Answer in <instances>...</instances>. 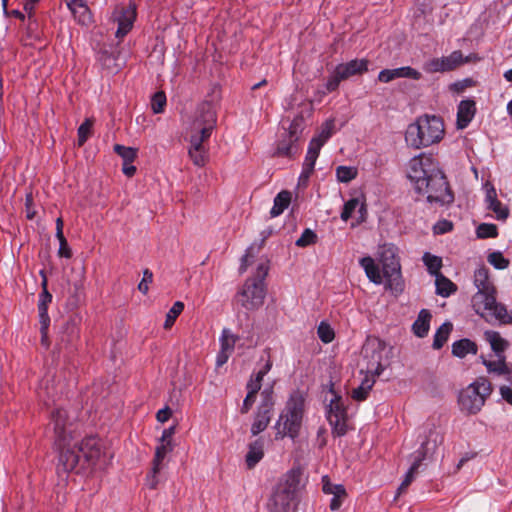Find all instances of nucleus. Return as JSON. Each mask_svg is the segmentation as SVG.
<instances>
[{
  "instance_id": "f257e3e1",
  "label": "nucleus",
  "mask_w": 512,
  "mask_h": 512,
  "mask_svg": "<svg viewBox=\"0 0 512 512\" xmlns=\"http://www.w3.org/2000/svg\"><path fill=\"white\" fill-rule=\"evenodd\" d=\"M102 447L100 440L96 436L84 438L80 443L73 446L66 445L59 450L57 470L69 473L78 466L84 469L89 465H94L101 456Z\"/></svg>"
},
{
  "instance_id": "f03ea898",
  "label": "nucleus",
  "mask_w": 512,
  "mask_h": 512,
  "mask_svg": "<svg viewBox=\"0 0 512 512\" xmlns=\"http://www.w3.org/2000/svg\"><path fill=\"white\" fill-rule=\"evenodd\" d=\"M444 133V122L440 116L424 114L408 125L405 141L409 147L421 149L439 143Z\"/></svg>"
},
{
  "instance_id": "7ed1b4c3",
  "label": "nucleus",
  "mask_w": 512,
  "mask_h": 512,
  "mask_svg": "<svg viewBox=\"0 0 512 512\" xmlns=\"http://www.w3.org/2000/svg\"><path fill=\"white\" fill-rule=\"evenodd\" d=\"M305 411V398L299 392H293L288 398L284 409L275 423V440L289 437L295 440L299 437Z\"/></svg>"
},
{
  "instance_id": "20e7f679",
  "label": "nucleus",
  "mask_w": 512,
  "mask_h": 512,
  "mask_svg": "<svg viewBox=\"0 0 512 512\" xmlns=\"http://www.w3.org/2000/svg\"><path fill=\"white\" fill-rule=\"evenodd\" d=\"M418 194H427L429 203L449 206L454 202V193L444 172L435 167L415 188Z\"/></svg>"
},
{
  "instance_id": "39448f33",
  "label": "nucleus",
  "mask_w": 512,
  "mask_h": 512,
  "mask_svg": "<svg viewBox=\"0 0 512 512\" xmlns=\"http://www.w3.org/2000/svg\"><path fill=\"white\" fill-rule=\"evenodd\" d=\"M300 476L298 470L292 469L279 480L267 502L269 512H287L289 510L291 503L296 498Z\"/></svg>"
},
{
  "instance_id": "423d86ee",
  "label": "nucleus",
  "mask_w": 512,
  "mask_h": 512,
  "mask_svg": "<svg viewBox=\"0 0 512 512\" xmlns=\"http://www.w3.org/2000/svg\"><path fill=\"white\" fill-rule=\"evenodd\" d=\"M379 262L386 279V287L396 294L404 291L405 283L401 274L400 259L393 244H384L379 248Z\"/></svg>"
},
{
  "instance_id": "0eeeda50",
  "label": "nucleus",
  "mask_w": 512,
  "mask_h": 512,
  "mask_svg": "<svg viewBox=\"0 0 512 512\" xmlns=\"http://www.w3.org/2000/svg\"><path fill=\"white\" fill-rule=\"evenodd\" d=\"M491 393L490 381L485 377H480L459 393L458 404L461 411L469 415L477 414Z\"/></svg>"
},
{
  "instance_id": "6e6552de",
  "label": "nucleus",
  "mask_w": 512,
  "mask_h": 512,
  "mask_svg": "<svg viewBox=\"0 0 512 512\" xmlns=\"http://www.w3.org/2000/svg\"><path fill=\"white\" fill-rule=\"evenodd\" d=\"M305 127L302 114H297L276 143L274 156L294 159L301 150L300 138Z\"/></svg>"
},
{
  "instance_id": "1a4fd4ad",
  "label": "nucleus",
  "mask_w": 512,
  "mask_h": 512,
  "mask_svg": "<svg viewBox=\"0 0 512 512\" xmlns=\"http://www.w3.org/2000/svg\"><path fill=\"white\" fill-rule=\"evenodd\" d=\"M266 296L265 284L259 279H246L241 289L234 295L232 303L238 308L247 311L258 310L264 303Z\"/></svg>"
},
{
  "instance_id": "9d476101",
  "label": "nucleus",
  "mask_w": 512,
  "mask_h": 512,
  "mask_svg": "<svg viewBox=\"0 0 512 512\" xmlns=\"http://www.w3.org/2000/svg\"><path fill=\"white\" fill-rule=\"evenodd\" d=\"M329 392L334 395L330 404L326 409V417L331 426V433L333 437H343L348 432V413L347 408L335 389L334 384L331 382Z\"/></svg>"
},
{
  "instance_id": "9b49d317",
  "label": "nucleus",
  "mask_w": 512,
  "mask_h": 512,
  "mask_svg": "<svg viewBox=\"0 0 512 512\" xmlns=\"http://www.w3.org/2000/svg\"><path fill=\"white\" fill-rule=\"evenodd\" d=\"M370 61L366 58L353 59L346 63L338 64L334 72L328 77L325 84L328 92H334L338 89L341 81L347 80L352 76H361L368 72Z\"/></svg>"
},
{
  "instance_id": "f8f14e48",
  "label": "nucleus",
  "mask_w": 512,
  "mask_h": 512,
  "mask_svg": "<svg viewBox=\"0 0 512 512\" xmlns=\"http://www.w3.org/2000/svg\"><path fill=\"white\" fill-rule=\"evenodd\" d=\"M260 395L261 402L256 409L251 425V434L253 436H257L268 427L274 412L275 398L273 386L265 387Z\"/></svg>"
},
{
  "instance_id": "ddd939ff",
  "label": "nucleus",
  "mask_w": 512,
  "mask_h": 512,
  "mask_svg": "<svg viewBox=\"0 0 512 512\" xmlns=\"http://www.w3.org/2000/svg\"><path fill=\"white\" fill-rule=\"evenodd\" d=\"M386 349V343L376 336H368L362 346V354L367 359L366 370L372 376H380L385 370L382 363V355Z\"/></svg>"
},
{
  "instance_id": "4468645a",
  "label": "nucleus",
  "mask_w": 512,
  "mask_h": 512,
  "mask_svg": "<svg viewBox=\"0 0 512 512\" xmlns=\"http://www.w3.org/2000/svg\"><path fill=\"white\" fill-rule=\"evenodd\" d=\"M137 17V6L130 1L128 5H118L114 9L113 18L118 27L115 33L116 38L123 39L133 28Z\"/></svg>"
},
{
  "instance_id": "2eb2a0df",
  "label": "nucleus",
  "mask_w": 512,
  "mask_h": 512,
  "mask_svg": "<svg viewBox=\"0 0 512 512\" xmlns=\"http://www.w3.org/2000/svg\"><path fill=\"white\" fill-rule=\"evenodd\" d=\"M219 100L220 89L217 86H214L212 89V98L205 99L197 106L196 117L193 123L194 127H200V125H216V103Z\"/></svg>"
},
{
  "instance_id": "dca6fc26",
  "label": "nucleus",
  "mask_w": 512,
  "mask_h": 512,
  "mask_svg": "<svg viewBox=\"0 0 512 512\" xmlns=\"http://www.w3.org/2000/svg\"><path fill=\"white\" fill-rule=\"evenodd\" d=\"M435 167L433 158L425 154L415 156L409 161L407 177L413 183L414 189Z\"/></svg>"
},
{
  "instance_id": "f3484780",
  "label": "nucleus",
  "mask_w": 512,
  "mask_h": 512,
  "mask_svg": "<svg viewBox=\"0 0 512 512\" xmlns=\"http://www.w3.org/2000/svg\"><path fill=\"white\" fill-rule=\"evenodd\" d=\"M51 420L54 424L55 444L61 450L62 447L69 445V441H71L70 432L67 430L68 413L63 408H56L51 412Z\"/></svg>"
},
{
  "instance_id": "a211bd4d",
  "label": "nucleus",
  "mask_w": 512,
  "mask_h": 512,
  "mask_svg": "<svg viewBox=\"0 0 512 512\" xmlns=\"http://www.w3.org/2000/svg\"><path fill=\"white\" fill-rule=\"evenodd\" d=\"M463 64V54L460 50L453 51L449 56L433 58L424 64L428 73L453 71Z\"/></svg>"
},
{
  "instance_id": "6ab92c4d",
  "label": "nucleus",
  "mask_w": 512,
  "mask_h": 512,
  "mask_svg": "<svg viewBox=\"0 0 512 512\" xmlns=\"http://www.w3.org/2000/svg\"><path fill=\"white\" fill-rule=\"evenodd\" d=\"M80 338V329L75 317L67 319L59 332V348L73 349Z\"/></svg>"
},
{
  "instance_id": "aec40b11",
  "label": "nucleus",
  "mask_w": 512,
  "mask_h": 512,
  "mask_svg": "<svg viewBox=\"0 0 512 512\" xmlns=\"http://www.w3.org/2000/svg\"><path fill=\"white\" fill-rule=\"evenodd\" d=\"M474 283L478 288V292L473 297L475 302L474 306L487 295L496 294L495 286L490 282L489 269L486 266H481L474 273Z\"/></svg>"
},
{
  "instance_id": "412c9836",
  "label": "nucleus",
  "mask_w": 512,
  "mask_h": 512,
  "mask_svg": "<svg viewBox=\"0 0 512 512\" xmlns=\"http://www.w3.org/2000/svg\"><path fill=\"white\" fill-rule=\"evenodd\" d=\"M427 446H428V440L424 441L421 444L420 448L417 451H415V453L413 455L414 460H413L409 470L407 471L404 480L402 481V483L400 484V486L398 488L397 495H400L403 491H405L408 488V486L411 484V482L413 481L414 476L418 472L419 467L422 465V462L427 457V452H428Z\"/></svg>"
},
{
  "instance_id": "4be33fe9",
  "label": "nucleus",
  "mask_w": 512,
  "mask_h": 512,
  "mask_svg": "<svg viewBox=\"0 0 512 512\" xmlns=\"http://www.w3.org/2000/svg\"><path fill=\"white\" fill-rule=\"evenodd\" d=\"M421 77L422 74L418 70L410 66H404L395 69L381 70L378 74V81L382 83H389L397 78H410L413 80H419Z\"/></svg>"
},
{
  "instance_id": "5701e85b",
  "label": "nucleus",
  "mask_w": 512,
  "mask_h": 512,
  "mask_svg": "<svg viewBox=\"0 0 512 512\" xmlns=\"http://www.w3.org/2000/svg\"><path fill=\"white\" fill-rule=\"evenodd\" d=\"M478 303L483 304L484 310L492 311L493 316L499 320L501 324H511L512 316L508 313L504 304L496 301V294L487 295L486 298L480 300Z\"/></svg>"
},
{
  "instance_id": "b1692460",
  "label": "nucleus",
  "mask_w": 512,
  "mask_h": 512,
  "mask_svg": "<svg viewBox=\"0 0 512 512\" xmlns=\"http://www.w3.org/2000/svg\"><path fill=\"white\" fill-rule=\"evenodd\" d=\"M476 102L473 99H465L460 101L457 107V129H465L473 120L476 114Z\"/></svg>"
},
{
  "instance_id": "393cba45",
  "label": "nucleus",
  "mask_w": 512,
  "mask_h": 512,
  "mask_svg": "<svg viewBox=\"0 0 512 512\" xmlns=\"http://www.w3.org/2000/svg\"><path fill=\"white\" fill-rule=\"evenodd\" d=\"M451 348L452 355L460 359L465 358L468 354L476 355L478 352L477 343L469 338L455 341Z\"/></svg>"
},
{
  "instance_id": "a878e982",
  "label": "nucleus",
  "mask_w": 512,
  "mask_h": 512,
  "mask_svg": "<svg viewBox=\"0 0 512 512\" xmlns=\"http://www.w3.org/2000/svg\"><path fill=\"white\" fill-rule=\"evenodd\" d=\"M360 266L364 269L368 279L375 283L381 284L383 281V275L381 274V269L379 265L375 263L374 259L370 256L362 257L359 261Z\"/></svg>"
},
{
  "instance_id": "bb28decb",
  "label": "nucleus",
  "mask_w": 512,
  "mask_h": 512,
  "mask_svg": "<svg viewBox=\"0 0 512 512\" xmlns=\"http://www.w3.org/2000/svg\"><path fill=\"white\" fill-rule=\"evenodd\" d=\"M432 319V314L428 309H421L417 319L414 321L412 325V331L414 335L419 338H424L427 336L430 328V321Z\"/></svg>"
},
{
  "instance_id": "cd10ccee",
  "label": "nucleus",
  "mask_w": 512,
  "mask_h": 512,
  "mask_svg": "<svg viewBox=\"0 0 512 512\" xmlns=\"http://www.w3.org/2000/svg\"><path fill=\"white\" fill-rule=\"evenodd\" d=\"M264 456V442L261 438L249 444V450L245 457L248 469H252Z\"/></svg>"
},
{
  "instance_id": "c85d7f7f",
  "label": "nucleus",
  "mask_w": 512,
  "mask_h": 512,
  "mask_svg": "<svg viewBox=\"0 0 512 512\" xmlns=\"http://www.w3.org/2000/svg\"><path fill=\"white\" fill-rule=\"evenodd\" d=\"M485 339L490 343L491 349L497 357H505L504 352L509 347V342L502 338L500 333L488 330L484 333Z\"/></svg>"
},
{
  "instance_id": "c756f323",
  "label": "nucleus",
  "mask_w": 512,
  "mask_h": 512,
  "mask_svg": "<svg viewBox=\"0 0 512 512\" xmlns=\"http://www.w3.org/2000/svg\"><path fill=\"white\" fill-rule=\"evenodd\" d=\"M48 280L46 277H44V280L41 281V288L42 291L39 294V302H38V313H39V319H50L48 315V305L52 302V295L48 291L47 288Z\"/></svg>"
},
{
  "instance_id": "7c9ffc66",
  "label": "nucleus",
  "mask_w": 512,
  "mask_h": 512,
  "mask_svg": "<svg viewBox=\"0 0 512 512\" xmlns=\"http://www.w3.org/2000/svg\"><path fill=\"white\" fill-rule=\"evenodd\" d=\"M436 294L442 297H449L458 289L457 285L443 274L435 277Z\"/></svg>"
},
{
  "instance_id": "2f4dec72",
  "label": "nucleus",
  "mask_w": 512,
  "mask_h": 512,
  "mask_svg": "<svg viewBox=\"0 0 512 512\" xmlns=\"http://www.w3.org/2000/svg\"><path fill=\"white\" fill-rule=\"evenodd\" d=\"M367 373L362 380L360 386L353 389L351 397L356 401H365L369 395L370 390L375 384V376L371 377Z\"/></svg>"
},
{
  "instance_id": "473e14b6",
  "label": "nucleus",
  "mask_w": 512,
  "mask_h": 512,
  "mask_svg": "<svg viewBox=\"0 0 512 512\" xmlns=\"http://www.w3.org/2000/svg\"><path fill=\"white\" fill-rule=\"evenodd\" d=\"M291 202V193L287 190L279 192L274 198L273 207L270 210L271 217H277L289 206Z\"/></svg>"
},
{
  "instance_id": "72a5a7b5",
  "label": "nucleus",
  "mask_w": 512,
  "mask_h": 512,
  "mask_svg": "<svg viewBox=\"0 0 512 512\" xmlns=\"http://www.w3.org/2000/svg\"><path fill=\"white\" fill-rule=\"evenodd\" d=\"M453 330V324L449 321L444 322L437 330L434 335L432 347L435 350L441 349L447 342L449 335Z\"/></svg>"
},
{
  "instance_id": "f704fd0d",
  "label": "nucleus",
  "mask_w": 512,
  "mask_h": 512,
  "mask_svg": "<svg viewBox=\"0 0 512 512\" xmlns=\"http://www.w3.org/2000/svg\"><path fill=\"white\" fill-rule=\"evenodd\" d=\"M173 450L172 443H160L155 449V455L152 460L154 465V472H160L162 468V462L166 455Z\"/></svg>"
},
{
  "instance_id": "c9c22d12",
  "label": "nucleus",
  "mask_w": 512,
  "mask_h": 512,
  "mask_svg": "<svg viewBox=\"0 0 512 512\" xmlns=\"http://www.w3.org/2000/svg\"><path fill=\"white\" fill-rule=\"evenodd\" d=\"M94 120L86 118L84 122L78 127L77 130V144L79 147L83 146L92 135Z\"/></svg>"
},
{
  "instance_id": "e433bc0d",
  "label": "nucleus",
  "mask_w": 512,
  "mask_h": 512,
  "mask_svg": "<svg viewBox=\"0 0 512 512\" xmlns=\"http://www.w3.org/2000/svg\"><path fill=\"white\" fill-rule=\"evenodd\" d=\"M114 152L122 158L123 163L131 164L137 158L138 149L121 144H115Z\"/></svg>"
},
{
  "instance_id": "4c0bfd02",
  "label": "nucleus",
  "mask_w": 512,
  "mask_h": 512,
  "mask_svg": "<svg viewBox=\"0 0 512 512\" xmlns=\"http://www.w3.org/2000/svg\"><path fill=\"white\" fill-rule=\"evenodd\" d=\"M423 261L427 267L428 272L431 275H434L436 277V275L442 274L440 272V269L442 267V259L440 257L426 252L423 256Z\"/></svg>"
},
{
  "instance_id": "58836bf2",
  "label": "nucleus",
  "mask_w": 512,
  "mask_h": 512,
  "mask_svg": "<svg viewBox=\"0 0 512 512\" xmlns=\"http://www.w3.org/2000/svg\"><path fill=\"white\" fill-rule=\"evenodd\" d=\"M188 153L196 166L201 167L205 165L206 152L203 145L198 146L196 143H191Z\"/></svg>"
},
{
  "instance_id": "ea45409f",
  "label": "nucleus",
  "mask_w": 512,
  "mask_h": 512,
  "mask_svg": "<svg viewBox=\"0 0 512 512\" xmlns=\"http://www.w3.org/2000/svg\"><path fill=\"white\" fill-rule=\"evenodd\" d=\"M183 310H184V303L181 301H176L173 304V306L170 308L168 313L166 314V319L164 322V329H166V330L170 329L174 325L177 317L183 312Z\"/></svg>"
},
{
  "instance_id": "a19ab883",
  "label": "nucleus",
  "mask_w": 512,
  "mask_h": 512,
  "mask_svg": "<svg viewBox=\"0 0 512 512\" xmlns=\"http://www.w3.org/2000/svg\"><path fill=\"white\" fill-rule=\"evenodd\" d=\"M487 261L495 269L504 270L509 267L510 260L505 258L500 251H494L488 254Z\"/></svg>"
},
{
  "instance_id": "79ce46f5",
  "label": "nucleus",
  "mask_w": 512,
  "mask_h": 512,
  "mask_svg": "<svg viewBox=\"0 0 512 512\" xmlns=\"http://www.w3.org/2000/svg\"><path fill=\"white\" fill-rule=\"evenodd\" d=\"M357 169L349 166H338L336 168V178L341 183H348L357 177Z\"/></svg>"
},
{
  "instance_id": "37998d69",
  "label": "nucleus",
  "mask_w": 512,
  "mask_h": 512,
  "mask_svg": "<svg viewBox=\"0 0 512 512\" xmlns=\"http://www.w3.org/2000/svg\"><path fill=\"white\" fill-rule=\"evenodd\" d=\"M476 235L480 239L496 238L498 236V227L492 223H481L476 228Z\"/></svg>"
},
{
  "instance_id": "c03bdc74",
  "label": "nucleus",
  "mask_w": 512,
  "mask_h": 512,
  "mask_svg": "<svg viewBox=\"0 0 512 512\" xmlns=\"http://www.w3.org/2000/svg\"><path fill=\"white\" fill-rule=\"evenodd\" d=\"M238 339L239 337L232 334L229 329H223L220 337L221 349L233 352Z\"/></svg>"
},
{
  "instance_id": "a18cd8bd",
  "label": "nucleus",
  "mask_w": 512,
  "mask_h": 512,
  "mask_svg": "<svg viewBox=\"0 0 512 512\" xmlns=\"http://www.w3.org/2000/svg\"><path fill=\"white\" fill-rule=\"evenodd\" d=\"M323 147L322 143H318V140L311 139L304 163L315 166L316 160L319 156L320 150Z\"/></svg>"
},
{
  "instance_id": "49530a36",
  "label": "nucleus",
  "mask_w": 512,
  "mask_h": 512,
  "mask_svg": "<svg viewBox=\"0 0 512 512\" xmlns=\"http://www.w3.org/2000/svg\"><path fill=\"white\" fill-rule=\"evenodd\" d=\"M97 60L101 63L103 68L112 70L116 68V57L112 52L107 49H100L97 53Z\"/></svg>"
},
{
  "instance_id": "de8ad7c7",
  "label": "nucleus",
  "mask_w": 512,
  "mask_h": 512,
  "mask_svg": "<svg viewBox=\"0 0 512 512\" xmlns=\"http://www.w3.org/2000/svg\"><path fill=\"white\" fill-rule=\"evenodd\" d=\"M167 104V98L164 91H157L151 98V109L153 113L159 114L164 112Z\"/></svg>"
},
{
  "instance_id": "09e8293b",
  "label": "nucleus",
  "mask_w": 512,
  "mask_h": 512,
  "mask_svg": "<svg viewBox=\"0 0 512 512\" xmlns=\"http://www.w3.org/2000/svg\"><path fill=\"white\" fill-rule=\"evenodd\" d=\"M215 125H200L199 133L191 135L190 143H196L198 146L203 145V142L206 141L212 133Z\"/></svg>"
},
{
  "instance_id": "8fccbe9b",
  "label": "nucleus",
  "mask_w": 512,
  "mask_h": 512,
  "mask_svg": "<svg viewBox=\"0 0 512 512\" xmlns=\"http://www.w3.org/2000/svg\"><path fill=\"white\" fill-rule=\"evenodd\" d=\"M317 334H318L319 339L325 344L332 342L335 338L334 330L325 321H322L319 324L318 329H317Z\"/></svg>"
},
{
  "instance_id": "3c124183",
  "label": "nucleus",
  "mask_w": 512,
  "mask_h": 512,
  "mask_svg": "<svg viewBox=\"0 0 512 512\" xmlns=\"http://www.w3.org/2000/svg\"><path fill=\"white\" fill-rule=\"evenodd\" d=\"M317 239V234L313 230L306 228L302 232L301 236L296 240L295 245L304 248L315 244L317 242Z\"/></svg>"
},
{
  "instance_id": "603ef678",
  "label": "nucleus",
  "mask_w": 512,
  "mask_h": 512,
  "mask_svg": "<svg viewBox=\"0 0 512 512\" xmlns=\"http://www.w3.org/2000/svg\"><path fill=\"white\" fill-rule=\"evenodd\" d=\"M322 490L325 494H346L345 487L342 484H334L328 476L322 478Z\"/></svg>"
},
{
  "instance_id": "864d4df0",
  "label": "nucleus",
  "mask_w": 512,
  "mask_h": 512,
  "mask_svg": "<svg viewBox=\"0 0 512 512\" xmlns=\"http://www.w3.org/2000/svg\"><path fill=\"white\" fill-rule=\"evenodd\" d=\"M487 209L495 213L496 219L504 221L509 216V208L504 206L498 199L487 205Z\"/></svg>"
},
{
  "instance_id": "5fc2aeb1",
  "label": "nucleus",
  "mask_w": 512,
  "mask_h": 512,
  "mask_svg": "<svg viewBox=\"0 0 512 512\" xmlns=\"http://www.w3.org/2000/svg\"><path fill=\"white\" fill-rule=\"evenodd\" d=\"M333 129H334L333 120H328L322 126V130H321L320 134L316 137H313L312 139H316V140H318V143H322V145H324L326 143V141L332 136Z\"/></svg>"
},
{
  "instance_id": "6e6d98bb",
  "label": "nucleus",
  "mask_w": 512,
  "mask_h": 512,
  "mask_svg": "<svg viewBox=\"0 0 512 512\" xmlns=\"http://www.w3.org/2000/svg\"><path fill=\"white\" fill-rule=\"evenodd\" d=\"M359 205V200L357 198H351L347 202H345L342 212H341V219L343 221H348V219L351 218L353 212L356 210V208Z\"/></svg>"
},
{
  "instance_id": "4d7b16f0",
  "label": "nucleus",
  "mask_w": 512,
  "mask_h": 512,
  "mask_svg": "<svg viewBox=\"0 0 512 512\" xmlns=\"http://www.w3.org/2000/svg\"><path fill=\"white\" fill-rule=\"evenodd\" d=\"M494 363V370H488L489 373H496L498 375H510L512 373L511 368L506 363V357H498Z\"/></svg>"
},
{
  "instance_id": "13d9d810",
  "label": "nucleus",
  "mask_w": 512,
  "mask_h": 512,
  "mask_svg": "<svg viewBox=\"0 0 512 512\" xmlns=\"http://www.w3.org/2000/svg\"><path fill=\"white\" fill-rule=\"evenodd\" d=\"M477 82L472 78H465L450 85V90L456 93H462L466 88L476 86Z\"/></svg>"
},
{
  "instance_id": "bf43d9fd",
  "label": "nucleus",
  "mask_w": 512,
  "mask_h": 512,
  "mask_svg": "<svg viewBox=\"0 0 512 512\" xmlns=\"http://www.w3.org/2000/svg\"><path fill=\"white\" fill-rule=\"evenodd\" d=\"M253 251H254V244H252L250 247H248L246 249L245 254L242 256L241 264L239 267L240 274H243L247 270L248 266L252 263L253 259L255 258V254L253 253Z\"/></svg>"
},
{
  "instance_id": "052dcab7",
  "label": "nucleus",
  "mask_w": 512,
  "mask_h": 512,
  "mask_svg": "<svg viewBox=\"0 0 512 512\" xmlns=\"http://www.w3.org/2000/svg\"><path fill=\"white\" fill-rule=\"evenodd\" d=\"M263 378H261L257 374H252L249 381L246 384L247 392H251L253 394H258L262 387Z\"/></svg>"
},
{
  "instance_id": "680f3d73",
  "label": "nucleus",
  "mask_w": 512,
  "mask_h": 512,
  "mask_svg": "<svg viewBox=\"0 0 512 512\" xmlns=\"http://www.w3.org/2000/svg\"><path fill=\"white\" fill-rule=\"evenodd\" d=\"M40 322V334H41V345L44 346L46 349L50 346V339L48 336V329L50 326V319H39Z\"/></svg>"
},
{
  "instance_id": "e2e57ef3",
  "label": "nucleus",
  "mask_w": 512,
  "mask_h": 512,
  "mask_svg": "<svg viewBox=\"0 0 512 512\" xmlns=\"http://www.w3.org/2000/svg\"><path fill=\"white\" fill-rule=\"evenodd\" d=\"M38 21L35 18L34 22H31L30 20H27L26 25V36L27 38L31 40H39L40 39V32L38 30Z\"/></svg>"
},
{
  "instance_id": "0e129e2a",
  "label": "nucleus",
  "mask_w": 512,
  "mask_h": 512,
  "mask_svg": "<svg viewBox=\"0 0 512 512\" xmlns=\"http://www.w3.org/2000/svg\"><path fill=\"white\" fill-rule=\"evenodd\" d=\"M25 212H26V218L29 220L34 219L37 212L34 207V198L32 193H27L25 197Z\"/></svg>"
},
{
  "instance_id": "69168bd1",
  "label": "nucleus",
  "mask_w": 512,
  "mask_h": 512,
  "mask_svg": "<svg viewBox=\"0 0 512 512\" xmlns=\"http://www.w3.org/2000/svg\"><path fill=\"white\" fill-rule=\"evenodd\" d=\"M314 165L303 163L302 172L299 176V184L302 186H307L309 178L314 172Z\"/></svg>"
},
{
  "instance_id": "338daca9",
  "label": "nucleus",
  "mask_w": 512,
  "mask_h": 512,
  "mask_svg": "<svg viewBox=\"0 0 512 512\" xmlns=\"http://www.w3.org/2000/svg\"><path fill=\"white\" fill-rule=\"evenodd\" d=\"M153 281V273L149 269H145L143 271V278L141 282L138 284V290L143 293L147 294L149 287L148 283H151Z\"/></svg>"
},
{
  "instance_id": "774afa93",
  "label": "nucleus",
  "mask_w": 512,
  "mask_h": 512,
  "mask_svg": "<svg viewBox=\"0 0 512 512\" xmlns=\"http://www.w3.org/2000/svg\"><path fill=\"white\" fill-rule=\"evenodd\" d=\"M453 229V223L449 220H440L436 223L434 226V233L435 234H445Z\"/></svg>"
}]
</instances>
